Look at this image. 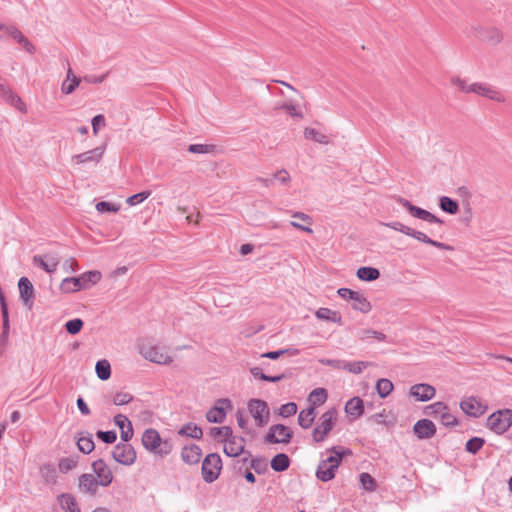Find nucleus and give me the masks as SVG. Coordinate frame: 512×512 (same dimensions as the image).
I'll return each instance as SVG.
<instances>
[{
  "mask_svg": "<svg viewBox=\"0 0 512 512\" xmlns=\"http://www.w3.org/2000/svg\"><path fill=\"white\" fill-rule=\"evenodd\" d=\"M77 457H65L59 461L58 467L62 473H67L77 466Z\"/></svg>",
  "mask_w": 512,
  "mask_h": 512,
  "instance_id": "49",
  "label": "nucleus"
},
{
  "mask_svg": "<svg viewBox=\"0 0 512 512\" xmlns=\"http://www.w3.org/2000/svg\"><path fill=\"white\" fill-rule=\"evenodd\" d=\"M224 453L229 457H237L240 454H246V456L242 459L243 464H246L251 457V453L249 451H245V438L242 436H234L233 433L231 436L227 437L224 441Z\"/></svg>",
  "mask_w": 512,
  "mask_h": 512,
  "instance_id": "7",
  "label": "nucleus"
},
{
  "mask_svg": "<svg viewBox=\"0 0 512 512\" xmlns=\"http://www.w3.org/2000/svg\"><path fill=\"white\" fill-rule=\"evenodd\" d=\"M452 85L456 86L461 92L473 93L474 83H468L465 79L454 77L451 79Z\"/></svg>",
  "mask_w": 512,
  "mask_h": 512,
  "instance_id": "53",
  "label": "nucleus"
},
{
  "mask_svg": "<svg viewBox=\"0 0 512 512\" xmlns=\"http://www.w3.org/2000/svg\"><path fill=\"white\" fill-rule=\"evenodd\" d=\"M142 444L150 452H156L161 445V437L157 430L153 428L146 429L142 435Z\"/></svg>",
  "mask_w": 512,
  "mask_h": 512,
  "instance_id": "23",
  "label": "nucleus"
},
{
  "mask_svg": "<svg viewBox=\"0 0 512 512\" xmlns=\"http://www.w3.org/2000/svg\"><path fill=\"white\" fill-rule=\"evenodd\" d=\"M369 365H370V363L366 362V361H353V362L344 361L343 369L347 370L350 373L360 374Z\"/></svg>",
  "mask_w": 512,
  "mask_h": 512,
  "instance_id": "44",
  "label": "nucleus"
},
{
  "mask_svg": "<svg viewBox=\"0 0 512 512\" xmlns=\"http://www.w3.org/2000/svg\"><path fill=\"white\" fill-rule=\"evenodd\" d=\"M315 316L320 320H326L337 324H342L341 314L337 311H333L329 308L321 307L319 308Z\"/></svg>",
  "mask_w": 512,
  "mask_h": 512,
  "instance_id": "31",
  "label": "nucleus"
},
{
  "mask_svg": "<svg viewBox=\"0 0 512 512\" xmlns=\"http://www.w3.org/2000/svg\"><path fill=\"white\" fill-rule=\"evenodd\" d=\"M179 435L191 437L193 439H201L203 436L202 429L195 423L189 422L185 424L179 431Z\"/></svg>",
  "mask_w": 512,
  "mask_h": 512,
  "instance_id": "37",
  "label": "nucleus"
},
{
  "mask_svg": "<svg viewBox=\"0 0 512 512\" xmlns=\"http://www.w3.org/2000/svg\"><path fill=\"white\" fill-rule=\"evenodd\" d=\"M133 396L127 392H117L113 397V403L117 406H122L130 403Z\"/></svg>",
  "mask_w": 512,
  "mask_h": 512,
  "instance_id": "59",
  "label": "nucleus"
},
{
  "mask_svg": "<svg viewBox=\"0 0 512 512\" xmlns=\"http://www.w3.org/2000/svg\"><path fill=\"white\" fill-rule=\"evenodd\" d=\"M33 264L47 273H53L59 265V259L54 255H45L44 257L35 255L33 257Z\"/></svg>",
  "mask_w": 512,
  "mask_h": 512,
  "instance_id": "24",
  "label": "nucleus"
},
{
  "mask_svg": "<svg viewBox=\"0 0 512 512\" xmlns=\"http://www.w3.org/2000/svg\"><path fill=\"white\" fill-rule=\"evenodd\" d=\"M512 425V410L500 409L487 418L486 426L498 435L504 434Z\"/></svg>",
  "mask_w": 512,
  "mask_h": 512,
  "instance_id": "4",
  "label": "nucleus"
},
{
  "mask_svg": "<svg viewBox=\"0 0 512 512\" xmlns=\"http://www.w3.org/2000/svg\"><path fill=\"white\" fill-rule=\"evenodd\" d=\"M250 373L255 378L260 379L262 381H267V382H279L287 377L286 374H284V373L275 375V376L266 375L265 373H263V371L260 367L250 368Z\"/></svg>",
  "mask_w": 512,
  "mask_h": 512,
  "instance_id": "39",
  "label": "nucleus"
},
{
  "mask_svg": "<svg viewBox=\"0 0 512 512\" xmlns=\"http://www.w3.org/2000/svg\"><path fill=\"white\" fill-rule=\"evenodd\" d=\"M337 294L345 299L352 300L354 303L352 308L362 313H369L372 309L370 302L361 293L349 288H339Z\"/></svg>",
  "mask_w": 512,
  "mask_h": 512,
  "instance_id": "9",
  "label": "nucleus"
},
{
  "mask_svg": "<svg viewBox=\"0 0 512 512\" xmlns=\"http://www.w3.org/2000/svg\"><path fill=\"white\" fill-rule=\"evenodd\" d=\"M285 354L295 356V355L299 354V350L296 348L280 349V350H276V351H270V352L263 353V354H261V357L276 360L280 356L285 355Z\"/></svg>",
  "mask_w": 512,
  "mask_h": 512,
  "instance_id": "46",
  "label": "nucleus"
},
{
  "mask_svg": "<svg viewBox=\"0 0 512 512\" xmlns=\"http://www.w3.org/2000/svg\"><path fill=\"white\" fill-rule=\"evenodd\" d=\"M231 407V401L227 398L219 399L207 413L206 418L211 423H222L226 418V408Z\"/></svg>",
  "mask_w": 512,
  "mask_h": 512,
  "instance_id": "16",
  "label": "nucleus"
},
{
  "mask_svg": "<svg viewBox=\"0 0 512 512\" xmlns=\"http://www.w3.org/2000/svg\"><path fill=\"white\" fill-rule=\"evenodd\" d=\"M277 109L285 110L291 117L302 119L303 113L296 109V106L292 102H285L276 107Z\"/></svg>",
  "mask_w": 512,
  "mask_h": 512,
  "instance_id": "56",
  "label": "nucleus"
},
{
  "mask_svg": "<svg viewBox=\"0 0 512 512\" xmlns=\"http://www.w3.org/2000/svg\"><path fill=\"white\" fill-rule=\"evenodd\" d=\"M95 371H96L97 377L100 380H103V381L108 380L111 376L110 363L105 359L97 361L96 366H95Z\"/></svg>",
  "mask_w": 512,
  "mask_h": 512,
  "instance_id": "41",
  "label": "nucleus"
},
{
  "mask_svg": "<svg viewBox=\"0 0 512 512\" xmlns=\"http://www.w3.org/2000/svg\"><path fill=\"white\" fill-rule=\"evenodd\" d=\"M202 455L201 448L196 444H189L182 448L181 458L189 465L197 464Z\"/></svg>",
  "mask_w": 512,
  "mask_h": 512,
  "instance_id": "25",
  "label": "nucleus"
},
{
  "mask_svg": "<svg viewBox=\"0 0 512 512\" xmlns=\"http://www.w3.org/2000/svg\"><path fill=\"white\" fill-rule=\"evenodd\" d=\"M6 36L12 37L19 45H21L30 54L34 53L35 47L16 26L0 24V38Z\"/></svg>",
  "mask_w": 512,
  "mask_h": 512,
  "instance_id": "12",
  "label": "nucleus"
},
{
  "mask_svg": "<svg viewBox=\"0 0 512 512\" xmlns=\"http://www.w3.org/2000/svg\"><path fill=\"white\" fill-rule=\"evenodd\" d=\"M357 277L362 281H375L380 277V272L377 268L363 266L357 270Z\"/></svg>",
  "mask_w": 512,
  "mask_h": 512,
  "instance_id": "36",
  "label": "nucleus"
},
{
  "mask_svg": "<svg viewBox=\"0 0 512 512\" xmlns=\"http://www.w3.org/2000/svg\"><path fill=\"white\" fill-rule=\"evenodd\" d=\"M332 454L322 459L316 469V477L322 482H328L335 477V473L342 462L343 456L350 454V450H345L339 446H333L327 450Z\"/></svg>",
  "mask_w": 512,
  "mask_h": 512,
  "instance_id": "1",
  "label": "nucleus"
},
{
  "mask_svg": "<svg viewBox=\"0 0 512 512\" xmlns=\"http://www.w3.org/2000/svg\"><path fill=\"white\" fill-rule=\"evenodd\" d=\"M59 504L65 512H80V508L75 497L71 494L64 493L58 497Z\"/></svg>",
  "mask_w": 512,
  "mask_h": 512,
  "instance_id": "30",
  "label": "nucleus"
},
{
  "mask_svg": "<svg viewBox=\"0 0 512 512\" xmlns=\"http://www.w3.org/2000/svg\"><path fill=\"white\" fill-rule=\"evenodd\" d=\"M150 196L149 191H143L137 194H134L127 198L126 202L130 206H135L137 204L142 203L144 200H146Z\"/></svg>",
  "mask_w": 512,
  "mask_h": 512,
  "instance_id": "60",
  "label": "nucleus"
},
{
  "mask_svg": "<svg viewBox=\"0 0 512 512\" xmlns=\"http://www.w3.org/2000/svg\"><path fill=\"white\" fill-rule=\"evenodd\" d=\"M232 432L233 431L229 426L212 427L210 429L211 437L221 439V441H225L227 437L231 436Z\"/></svg>",
  "mask_w": 512,
  "mask_h": 512,
  "instance_id": "47",
  "label": "nucleus"
},
{
  "mask_svg": "<svg viewBox=\"0 0 512 512\" xmlns=\"http://www.w3.org/2000/svg\"><path fill=\"white\" fill-rule=\"evenodd\" d=\"M84 322L80 318H74L71 320H68L65 323V329L66 331L71 335L78 334L81 329L83 328Z\"/></svg>",
  "mask_w": 512,
  "mask_h": 512,
  "instance_id": "50",
  "label": "nucleus"
},
{
  "mask_svg": "<svg viewBox=\"0 0 512 512\" xmlns=\"http://www.w3.org/2000/svg\"><path fill=\"white\" fill-rule=\"evenodd\" d=\"M316 417L315 408L313 406L303 409L298 415V424L303 429H308L312 426Z\"/></svg>",
  "mask_w": 512,
  "mask_h": 512,
  "instance_id": "29",
  "label": "nucleus"
},
{
  "mask_svg": "<svg viewBox=\"0 0 512 512\" xmlns=\"http://www.w3.org/2000/svg\"><path fill=\"white\" fill-rule=\"evenodd\" d=\"M215 146L214 145H208V144H190L187 148V150L190 153L195 154H208L214 151Z\"/></svg>",
  "mask_w": 512,
  "mask_h": 512,
  "instance_id": "55",
  "label": "nucleus"
},
{
  "mask_svg": "<svg viewBox=\"0 0 512 512\" xmlns=\"http://www.w3.org/2000/svg\"><path fill=\"white\" fill-rule=\"evenodd\" d=\"M439 206L441 210L449 214H456L459 210L457 201L453 200L448 196H442L439 199Z\"/></svg>",
  "mask_w": 512,
  "mask_h": 512,
  "instance_id": "42",
  "label": "nucleus"
},
{
  "mask_svg": "<svg viewBox=\"0 0 512 512\" xmlns=\"http://www.w3.org/2000/svg\"><path fill=\"white\" fill-rule=\"evenodd\" d=\"M345 412L353 419L361 417L364 413V403L360 397H353L347 401Z\"/></svg>",
  "mask_w": 512,
  "mask_h": 512,
  "instance_id": "27",
  "label": "nucleus"
},
{
  "mask_svg": "<svg viewBox=\"0 0 512 512\" xmlns=\"http://www.w3.org/2000/svg\"><path fill=\"white\" fill-rule=\"evenodd\" d=\"M101 486L92 474H82L79 477V489L84 493L94 495Z\"/></svg>",
  "mask_w": 512,
  "mask_h": 512,
  "instance_id": "26",
  "label": "nucleus"
},
{
  "mask_svg": "<svg viewBox=\"0 0 512 512\" xmlns=\"http://www.w3.org/2000/svg\"><path fill=\"white\" fill-rule=\"evenodd\" d=\"M42 477L47 483H55L56 481V470L51 465H43L40 468Z\"/></svg>",
  "mask_w": 512,
  "mask_h": 512,
  "instance_id": "57",
  "label": "nucleus"
},
{
  "mask_svg": "<svg viewBox=\"0 0 512 512\" xmlns=\"http://www.w3.org/2000/svg\"><path fill=\"white\" fill-rule=\"evenodd\" d=\"M413 431L419 439H430L436 433V426L429 419H420L414 424Z\"/></svg>",
  "mask_w": 512,
  "mask_h": 512,
  "instance_id": "20",
  "label": "nucleus"
},
{
  "mask_svg": "<svg viewBox=\"0 0 512 512\" xmlns=\"http://www.w3.org/2000/svg\"><path fill=\"white\" fill-rule=\"evenodd\" d=\"M338 412L332 407L325 411L319 418L316 427L312 431L315 442H323L336 424Z\"/></svg>",
  "mask_w": 512,
  "mask_h": 512,
  "instance_id": "3",
  "label": "nucleus"
},
{
  "mask_svg": "<svg viewBox=\"0 0 512 512\" xmlns=\"http://www.w3.org/2000/svg\"><path fill=\"white\" fill-rule=\"evenodd\" d=\"M293 432L283 424H275L269 428L264 437L266 443L269 444H288L291 441Z\"/></svg>",
  "mask_w": 512,
  "mask_h": 512,
  "instance_id": "10",
  "label": "nucleus"
},
{
  "mask_svg": "<svg viewBox=\"0 0 512 512\" xmlns=\"http://www.w3.org/2000/svg\"><path fill=\"white\" fill-rule=\"evenodd\" d=\"M441 423L444 426L451 427L457 424V419L454 415L449 413L448 409L440 416Z\"/></svg>",
  "mask_w": 512,
  "mask_h": 512,
  "instance_id": "64",
  "label": "nucleus"
},
{
  "mask_svg": "<svg viewBox=\"0 0 512 512\" xmlns=\"http://www.w3.org/2000/svg\"><path fill=\"white\" fill-rule=\"evenodd\" d=\"M20 299L27 309H32L34 300V287L27 277H21L18 281Z\"/></svg>",
  "mask_w": 512,
  "mask_h": 512,
  "instance_id": "18",
  "label": "nucleus"
},
{
  "mask_svg": "<svg viewBox=\"0 0 512 512\" xmlns=\"http://www.w3.org/2000/svg\"><path fill=\"white\" fill-rule=\"evenodd\" d=\"M477 37L488 44L496 45L501 42L503 35L501 31L495 27H480L477 30Z\"/></svg>",
  "mask_w": 512,
  "mask_h": 512,
  "instance_id": "22",
  "label": "nucleus"
},
{
  "mask_svg": "<svg viewBox=\"0 0 512 512\" xmlns=\"http://www.w3.org/2000/svg\"><path fill=\"white\" fill-rule=\"evenodd\" d=\"M328 393L324 388H316L311 391L308 397V401L311 403V406L315 408V406H320L324 404L327 400Z\"/></svg>",
  "mask_w": 512,
  "mask_h": 512,
  "instance_id": "38",
  "label": "nucleus"
},
{
  "mask_svg": "<svg viewBox=\"0 0 512 512\" xmlns=\"http://www.w3.org/2000/svg\"><path fill=\"white\" fill-rule=\"evenodd\" d=\"M436 390L433 386L425 383L415 384L410 389V395L418 401H428L435 396Z\"/></svg>",
  "mask_w": 512,
  "mask_h": 512,
  "instance_id": "21",
  "label": "nucleus"
},
{
  "mask_svg": "<svg viewBox=\"0 0 512 512\" xmlns=\"http://www.w3.org/2000/svg\"><path fill=\"white\" fill-rule=\"evenodd\" d=\"M105 150L106 145L96 147L89 151L72 156V162L78 165L86 163L97 165L102 160Z\"/></svg>",
  "mask_w": 512,
  "mask_h": 512,
  "instance_id": "14",
  "label": "nucleus"
},
{
  "mask_svg": "<svg viewBox=\"0 0 512 512\" xmlns=\"http://www.w3.org/2000/svg\"><path fill=\"white\" fill-rule=\"evenodd\" d=\"M270 465L275 472H283L289 468L290 459L285 453H279L272 458Z\"/></svg>",
  "mask_w": 512,
  "mask_h": 512,
  "instance_id": "35",
  "label": "nucleus"
},
{
  "mask_svg": "<svg viewBox=\"0 0 512 512\" xmlns=\"http://www.w3.org/2000/svg\"><path fill=\"white\" fill-rule=\"evenodd\" d=\"M297 413V405L294 402H289L281 405L279 408V415L287 418L295 415Z\"/></svg>",
  "mask_w": 512,
  "mask_h": 512,
  "instance_id": "58",
  "label": "nucleus"
},
{
  "mask_svg": "<svg viewBox=\"0 0 512 512\" xmlns=\"http://www.w3.org/2000/svg\"><path fill=\"white\" fill-rule=\"evenodd\" d=\"M393 383L386 378L379 379L376 383V390L381 398L387 397L393 390Z\"/></svg>",
  "mask_w": 512,
  "mask_h": 512,
  "instance_id": "43",
  "label": "nucleus"
},
{
  "mask_svg": "<svg viewBox=\"0 0 512 512\" xmlns=\"http://www.w3.org/2000/svg\"><path fill=\"white\" fill-rule=\"evenodd\" d=\"M447 410V406L443 402H435L425 407L424 413L428 416L437 417Z\"/></svg>",
  "mask_w": 512,
  "mask_h": 512,
  "instance_id": "45",
  "label": "nucleus"
},
{
  "mask_svg": "<svg viewBox=\"0 0 512 512\" xmlns=\"http://www.w3.org/2000/svg\"><path fill=\"white\" fill-rule=\"evenodd\" d=\"M250 467L258 474L263 473L266 470L267 463L261 458H252L250 460Z\"/></svg>",
  "mask_w": 512,
  "mask_h": 512,
  "instance_id": "63",
  "label": "nucleus"
},
{
  "mask_svg": "<svg viewBox=\"0 0 512 512\" xmlns=\"http://www.w3.org/2000/svg\"><path fill=\"white\" fill-rule=\"evenodd\" d=\"M101 279V273L92 270L83 273L79 277H68L62 280L60 290L64 293L77 292L89 288L91 285L97 284Z\"/></svg>",
  "mask_w": 512,
  "mask_h": 512,
  "instance_id": "2",
  "label": "nucleus"
},
{
  "mask_svg": "<svg viewBox=\"0 0 512 512\" xmlns=\"http://www.w3.org/2000/svg\"><path fill=\"white\" fill-rule=\"evenodd\" d=\"M418 241L423 242L425 244L432 245V246L437 247L442 250H449V251L453 250L452 246L442 243V242L435 241V240L431 239L430 237H428L423 232L420 233V237L418 238Z\"/></svg>",
  "mask_w": 512,
  "mask_h": 512,
  "instance_id": "52",
  "label": "nucleus"
},
{
  "mask_svg": "<svg viewBox=\"0 0 512 512\" xmlns=\"http://www.w3.org/2000/svg\"><path fill=\"white\" fill-rule=\"evenodd\" d=\"M2 100L8 105L16 108L21 113L27 112L25 103L16 93L12 91V89L9 92H6V95L2 98Z\"/></svg>",
  "mask_w": 512,
  "mask_h": 512,
  "instance_id": "33",
  "label": "nucleus"
},
{
  "mask_svg": "<svg viewBox=\"0 0 512 512\" xmlns=\"http://www.w3.org/2000/svg\"><path fill=\"white\" fill-rule=\"evenodd\" d=\"M93 472L96 474L95 477L101 486L107 487L113 480V475L110 468L104 462L103 459H97L92 463Z\"/></svg>",
  "mask_w": 512,
  "mask_h": 512,
  "instance_id": "17",
  "label": "nucleus"
},
{
  "mask_svg": "<svg viewBox=\"0 0 512 512\" xmlns=\"http://www.w3.org/2000/svg\"><path fill=\"white\" fill-rule=\"evenodd\" d=\"M386 227H389L395 231H398V232H401L407 236H410L416 240H418V238L420 237V233L421 231H417L415 229H412L406 225H404L403 223L399 222V221H394V222H388V223H385L384 224Z\"/></svg>",
  "mask_w": 512,
  "mask_h": 512,
  "instance_id": "34",
  "label": "nucleus"
},
{
  "mask_svg": "<svg viewBox=\"0 0 512 512\" xmlns=\"http://www.w3.org/2000/svg\"><path fill=\"white\" fill-rule=\"evenodd\" d=\"M394 200L402 207L406 208L407 211L415 218L428 222L430 224H443V221L431 212L413 205L409 200L401 197L394 196Z\"/></svg>",
  "mask_w": 512,
  "mask_h": 512,
  "instance_id": "6",
  "label": "nucleus"
},
{
  "mask_svg": "<svg viewBox=\"0 0 512 512\" xmlns=\"http://www.w3.org/2000/svg\"><path fill=\"white\" fill-rule=\"evenodd\" d=\"M460 408L465 414L474 418L480 417L487 410V406L475 397L463 399L460 402Z\"/></svg>",
  "mask_w": 512,
  "mask_h": 512,
  "instance_id": "15",
  "label": "nucleus"
},
{
  "mask_svg": "<svg viewBox=\"0 0 512 512\" xmlns=\"http://www.w3.org/2000/svg\"><path fill=\"white\" fill-rule=\"evenodd\" d=\"M97 437L99 439H101L104 443L106 444H112L116 441L117 439V434L115 431L113 430H109V431H98L96 433Z\"/></svg>",
  "mask_w": 512,
  "mask_h": 512,
  "instance_id": "62",
  "label": "nucleus"
},
{
  "mask_svg": "<svg viewBox=\"0 0 512 512\" xmlns=\"http://www.w3.org/2000/svg\"><path fill=\"white\" fill-rule=\"evenodd\" d=\"M80 81V78H78L77 76H73V78H71V80L69 81L64 80L61 85L62 93L65 95L72 94L75 91V89L79 86Z\"/></svg>",
  "mask_w": 512,
  "mask_h": 512,
  "instance_id": "51",
  "label": "nucleus"
},
{
  "mask_svg": "<svg viewBox=\"0 0 512 512\" xmlns=\"http://www.w3.org/2000/svg\"><path fill=\"white\" fill-rule=\"evenodd\" d=\"M473 93L481 95L490 100H494L496 102H505L504 95L496 88L486 83L475 82Z\"/></svg>",
  "mask_w": 512,
  "mask_h": 512,
  "instance_id": "19",
  "label": "nucleus"
},
{
  "mask_svg": "<svg viewBox=\"0 0 512 512\" xmlns=\"http://www.w3.org/2000/svg\"><path fill=\"white\" fill-rule=\"evenodd\" d=\"M357 338L363 343L371 344L373 340L384 342L387 337L380 331L373 329H361L357 332Z\"/></svg>",
  "mask_w": 512,
  "mask_h": 512,
  "instance_id": "28",
  "label": "nucleus"
},
{
  "mask_svg": "<svg viewBox=\"0 0 512 512\" xmlns=\"http://www.w3.org/2000/svg\"><path fill=\"white\" fill-rule=\"evenodd\" d=\"M304 137L319 144H329V138L315 128H305Z\"/></svg>",
  "mask_w": 512,
  "mask_h": 512,
  "instance_id": "40",
  "label": "nucleus"
},
{
  "mask_svg": "<svg viewBox=\"0 0 512 512\" xmlns=\"http://www.w3.org/2000/svg\"><path fill=\"white\" fill-rule=\"evenodd\" d=\"M141 355L151 362L167 365L173 361V358L166 352L165 348L156 345H140Z\"/></svg>",
  "mask_w": 512,
  "mask_h": 512,
  "instance_id": "8",
  "label": "nucleus"
},
{
  "mask_svg": "<svg viewBox=\"0 0 512 512\" xmlns=\"http://www.w3.org/2000/svg\"><path fill=\"white\" fill-rule=\"evenodd\" d=\"M113 459L126 466L132 465L136 461V451L128 443H118L112 451Z\"/></svg>",
  "mask_w": 512,
  "mask_h": 512,
  "instance_id": "13",
  "label": "nucleus"
},
{
  "mask_svg": "<svg viewBox=\"0 0 512 512\" xmlns=\"http://www.w3.org/2000/svg\"><path fill=\"white\" fill-rule=\"evenodd\" d=\"M485 440L480 437L470 438L465 445L466 451L471 454H476L484 445Z\"/></svg>",
  "mask_w": 512,
  "mask_h": 512,
  "instance_id": "48",
  "label": "nucleus"
},
{
  "mask_svg": "<svg viewBox=\"0 0 512 512\" xmlns=\"http://www.w3.org/2000/svg\"><path fill=\"white\" fill-rule=\"evenodd\" d=\"M360 483L362 487L367 491H374L376 489V481L375 479L366 472H363L359 475Z\"/></svg>",
  "mask_w": 512,
  "mask_h": 512,
  "instance_id": "54",
  "label": "nucleus"
},
{
  "mask_svg": "<svg viewBox=\"0 0 512 512\" xmlns=\"http://www.w3.org/2000/svg\"><path fill=\"white\" fill-rule=\"evenodd\" d=\"M1 305V314L3 320V336L7 337L9 333V313L7 303H0Z\"/></svg>",
  "mask_w": 512,
  "mask_h": 512,
  "instance_id": "61",
  "label": "nucleus"
},
{
  "mask_svg": "<svg viewBox=\"0 0 512 512\" xmlns=\"http://www.w3.org/2000/svg\"><path fill=\"white\" fill-rule=\"evenodd\" d=\"M77 446L82 453H91L95 448L92 434L88 432L81 433L80 437L77 440Z\"/></svg>",
  "mask_w": 512,
  "mask_h": 512,
  "instance_id": "32",
  "label": "nucleus"
},
{
  "mask_svg": "<svg viewBox=\"0 0 512 512\" xmlns=\"http://www.w3.org/2000/svg\"><path fill=\"white\" fill-rule=\"evenodd\" d=\"M222 460L219 454L210 453L202 462V477L206 483L214 482L220 475Z\"/></svg>",
  "mask_w": 512,
  "mask_h": 512,
  "instance_id": "5",
  "label": "nucleus"
},
{
  "mask_svg": "<svg viewBox=\"0 0 512 512\" xmlns=\"http://www.w3.org/2000/svg\"><path fill=\"white\" fill-rule=\"evenodd\" d=\"M247 407L258 427H262L268 423L270 413L268 405L264 400L251 399Z\"/></svg>",
  "mask_w": 512,
  "mask_h": 512,
  "instance_id": "11",
  "label": "nucleus"
}]
</instances>
